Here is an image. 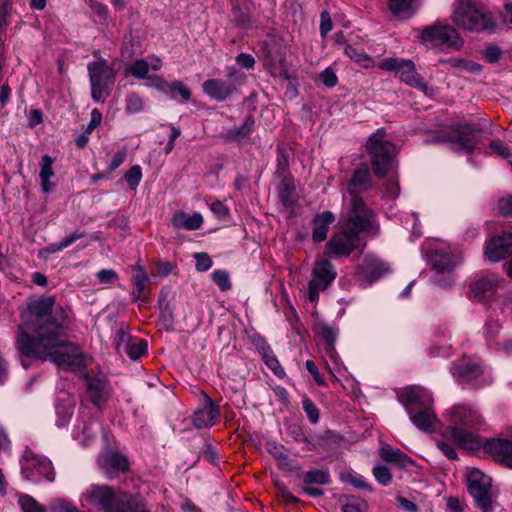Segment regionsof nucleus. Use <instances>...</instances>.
<instances>
[{
	"label": "nucleus",
	"mask_w": 512,
	"mask_h": 512,
	"mask_svg": "<svg viewBox=\"0 0 512 512\" xmlns=\"http://www.w3.org/2000/svg\"><path fill=\"white\" fill-rule=\"evenodd\" d=\"M278 178L280 179L278 187L279 199L285 207H291L297 201L293 178L292 176Z\"/></svg>",
	"instance_id": "nucleus-36"
},
{
	"label": "nucleus",
	"mask_w": 512,
	"mask_h": 512,
	"mask_svg": "<svg viewBox=\"0 0 512 512\" xmlns=\"http://www.w3.org/2000/svg\"><path fill=\"white\" fill-rule=\"evenodd\" d=\"M336 270L333 264L322 259L315 263L312 269V278L308 283V299L310 302H316L319 298V292L326 290L336 278Z\"/></svg>",
	"instance_id": "nucleus-11"
},
{
	"label": "nucleus",
	"mask_w": 512,
	"mask_h": 512,
	"mask_svg": "<svg viewBox=\"0 0 512 512\" xmlns=\"http://www.w3.org/2000/svg\"><path fill=\"white\" fill-rule=\"evenodd\" d=\"M363 269L369 275L371 282L378 280L389 271L388 265L376 258L367 259Z\"/></svg>",
	"instance_id": "nucleus-41"
},
{
	"label": "nucleus",
	"mask_w": 512,
	"mask_h": 512,
	"mask_svg": "<svg viewBox=\"0 0 512 512\" xmlns=\"http://www.w3.org/2000/svg\"><path fill=\"white\" fill-rule=\"evenodd\" d=\"M106 83L90 82L91 97L95 102H104Z\"/></svg>",
	"instance_id": "nucleus-61"
},
{
	"label": "nucleus",
	"mask_w": 512,
	"mask_h": 512,
	"mask_svg": "<svg viewBox=\"0 0 512 512\" xmlns=\"http://www.w3.org/2000/svg\"><path fill=\"white\" fill-rule=\"evenodd\" d=\"M304 482L307 484H326L329 482V473L327 470H310L304 475Z\"/></svg>",
	"instance_id": "nucleus-47"
},
{
	"label": "nucleus",
	"mask_w": 512,
	"mask_h": 512,
	"mask_svg": "<svg viewBox=\"0 0 512 512\" xmlns=\"http://www.w3.org/2000/svg\"><path fill=\"white\" fill-rule=\"evenodd\" d=\"M373 475L377 482L383 486H386L391 482V473L389 469L384 465H376L373 468Z\"/></svg>",
	"instance_id": "nucleus-55"
},
{
	"label": "nucleus",
	"mask_w": 512,
	"mask_h": 512,
	"mask_svg": "<svg viewBox=\"0 0 512 512\" xmlns=\"http://www.w3.org/2000/svg\"><path fill=\"white\" fill-rule=\"evenodd\" d=\"M420 43L442 50H458L464 41L458 31L448 24H433L419 31Z\"/></svg>",
	"instance_id": "nucleus-6"
},
{
	"label": "nucleus",
	"mask_w": 512,
	"mask_h": 512,
	"mask_svg": "<svg viewBox=\"0 0 512 512\" xmlns=\"http://www.w3.org/2000/svg\"><path fill=\"white\" fill-rule=\"evenodd\" d=\"M379 455L383 460L388 462L405 464L409 461V458L404 453L390 445L382 446L379 450Z\"/></svg>",
	"instance_id": "nucleus-44"
},
{
	"label": "nucleus",
	"mask_w": 512,
	"mask_h": 512,
	"mask_svg": "<svg viewBox=\"0 0 512 512\" xmlns=\"http://www.w3.org/2000/svg\"><path fill=\"white\" fill-rule=\"evenodd\" d=\"M447 425L441 429L445 440L453 442L464 450H477L482 441L472 428L482 423V416L473 408L465 405H454L444 415Z\"/></svg>",
	"instance_id": "nucleus-2"
},
{
	"label": "nucleus",
	"mask_w": 512,
	"mask_h": 512,
	"mask_svg": "<svg viewBox=\"0 0 512 512\" xmlns=\"http://www.w3.org/2000/svg\"><path fill=\"white\" fill-rule=\"evenodd\" d=\"M264 66L269 70L272 76H277L285 80L290 78L285 54L276 44L267 45L265 47Z\"/></svg>",
	"instance_id": "nucleus-16"
},
{
	"label": "nucleus",
	"mask_w": 512,
	"mask_h": 512,
	"mask_svg": "<svg viewBox=\"0 0 512 512\" xmlns=\"http://www.w3.org/2000/svg\"><path fill=\"white\" fill-rule=\"evenodd\" d=\"M342 512H366L368 505L361 498H351L342 505Z\"/></svg>",
	"instance_id": "nucleus-50"
},
{
	"label": "nucleus",
	"mask_w": 512,
	"mask_h": 512,
	"mask_svg": "<svg viewBox=\"0 0 512 512\" xmlns=\"http://www.w3.org/2000/svg\"><path fill=\"white\" fill-rule=\"evenodd\" d=\"M125 109L130 114H136L142 111L144 102L143 100L134 93L128 94L126 97Z\"/></svg>",
	"instance_id": "nucleus-51"
},
{
	"label": "nucleus",
	"mask_w": 512,
	"mask_h": 512,
	"mask_svg": "<svg viewBox=\"0 0 512 512\" xmlns=\"http://www.w3.org/2000/svg\"><path fill=\"white\" fill-rule=\"evenodd\" d=\"M335 221V216L331 211H323L314 216L312 220V239L320 243L327 237L329 226Z\"/></svg>",
	"instance_id": "nucleus-27"
},
{
	"label": "nucleus",
	"mask_w": 512,
	"mask_h": 512,
	"mask_svg": "<svg viewBox=\"0 0 512 512\" xmlns=\"http://www.w3.org/2000/svg\"><path fill=\"white\" fill-rule=\"evenodd\" d=\"M90 82L114 83V71L105 60L90 62L87 66Z\"/></svg>",
	"instance_id": "nucleus-28"
},
{
	"label": "nucleus",
	"mask_w": 512,
	"mask_h": 512,
	"mask_svg": "<svg viewBox=\"0 0 512 512\" xmlns=\"http://www.w3.org/2000/svg\"><path fill=\"white\" fill-rule=\"evenodd\" d=\"M83 505L95 506L104 512H135L142 499L127 492L117 493L107 485H90L81 495Z\"/></svg>",
	"instance_id": "nucleus-3"
},
{
	"label": "nucleus",
	"mask_w": 512,
	"mask_h": 512,
	"mask_svg": "<svg viewBox=\"0 0 512 512\" xmlns=\"http://www.w3.org/2000/svg\"><path fill=\"white\" fill-rule=\"evenodd\" d=\"M498 208L502 215L512 216V195L501 198L498 202Z\"/></svg>",
	"instance_id": "nucleus-64"
},
{
	"label": "nucleus",
	"mask_w": 512,
	"mask_h": 512,
	"mask_svg": "<svg viewBox=\"0 0 512 512\" xmlns=\"http://www.w3.org/2000/svg\"><path fill=\"white\" fill-rule=\"evenodd\" d=\"M417 0H388L390 13L401 20L411 18L418 9Z\"/></svg>",
	"instance_id": "nucleus-30"
},
{
	"label": "nucleus",
	"mask_w": 512,
	"mask_h": 512,
	"mask_svg": "<svg viewBox=\"0 0 512 512\" xmlns=\"http://www.w3.org/2000/svg\"><path fill=\"white\" fill-rule=\"evenodd\" d=\"M194 258L196 260V270L197 271H207L212 266V259L205 252H198L194 254Z\"/></svg>",
	"instance_id": "nucleus-60"
},
{
	"label": "nucleus",
	"mask_w": 512,
	"mask_h": 512,
	"mask_svg": "<svg viewBox=\"0 0 512 512\" xmlns=\"http://www.w3.org/2000/svg\"><path fill=\"white\" fill-rule=\"evenodd\" d=\"M76 405V399L66 392H61L58 395L56 402V424L59 427L65 426L71 419L74 408Z\"/></svg>",
	"instance_id": "nucleus-26"
},
{
	"label": "nucleus",
	"mask_w": 512,
	"mask_h": 512,
	"mask_svg": "<svg viewBox=\"0 0 512 512\" xmlns=\"http://www.w3.org/2000/svg\"><path fill=\"white\" fill-rule=\"evenodd\" d=\"M512 254V233H503L501 236L492 238L485 249L486 257L497 262Z\"/></svg>",
	"instance_id": "nucleus-19"
},
{
	"label": "nucleus",
	"mask_w": 512,
	"mask_h": 512,
	"mask_svg": "<svg viewBox=\"0 0 512 512\" xmlns=\"http://www.w3.org/2000/svg\"><path fill=\"white\" fill-rule=\"evenodd\" d=\"M18 503L23 512H45V508L29 495H20Z\"/></svg>",
	"instance_id": "nucleus-48"
},
{
	"label": "nucleus",
	"mask_w": 512,
	"mask_h": 512,
	"mask_svg": "<svg viewBox=\"0 0 512 512\" xmlns=\"http://www.w3.org/2000/svg\"><path fill=\"white\" fill-rule=\"evenodd\" d=\"M54 159L49 155H43L40 162V184L44 193H49L55 187V184L50 182V179L54 176L53 165Z\"/></svg>",
	"instance_id": "nucleus-34"
},
{
	"label": "nucleus",
	"mask_w": 512,
	"mask_h": 512,
	"mask_svg": "<svg viewBox=\"0 0 512 512\" xmlns=\"http://www.w3.org/2000/svg\"><path fill=\"white\" fill-rule=\"evenodd\" d=\"M451 21L460 29L473 33H494L497 21L494 14L473 0H458L451 14Z\"/></svg>",
	"instance_id": "nucleus-4"
},
{
	"label": "nucleus",
	"mask_w": 512,
	"mask_h": 512,
	"mask_svg": "<svg viewBox=\"0 0 512 512\" xmlns=\"http://www.w3.org/2000/svg\"><path fill=\"white\" fill-rule=\"evenodd\" d=\"M360 236L350 229H343L333 233L325 244V255L331 258L349 256L360 246Z\"/></svg>",
	"instance_id": "nucleus-10"
},
{
	"label": "nucleus",
	"mask_w": 512,
	"mask_h": 512,
	"mask_svg": "<svg viewBox=\"0 0 512 512\" xmlns=\"http://www.w3.org/2000/svg\"><path fill=\"white\" fill-rule=\"evenodd\" d=\"M385 136L386 130L379 128L370 135L365 144L372 170L378 178H384L388 174L392 160L397 154L396 146L387 140Z\"/></svg>",
	"instance_id": "nucleus-5"
},
{
	"label": "nucleus",
	"mask_w": 512,
	"mask_h": 512,
	"mask_svg": "<svg viewBox=\"0 0 512 512\" xmlns=\"http://www.w3.org/2000/svg\"><path fill=\"white\" fill-rule=\"evenodd\" d=\"M21 470L25 479L36 483L41 480L52 482L55 478L52 463L31 449H26L23 453Z\"/></svg>",
	"instance_id": "nucleus-8"
},
{
	"label": "nucleus",
	"mask_w": 512,
	"mask_h": 512,
	"mask_svg": "<svg viewBox=\"0 0 512 512\" xmlns=\"http://www.w3.org/2000/svg\"><path fill=\"white\" fill-rule=\"evenodd\" d=\"M203 92L216 101L226 100L235 90V86L221 79L206 80L203 85Z\"/></svg>",
	"instance_id": "nucleus-25"
},
{
	"label": "nucleus",
	"mask_w": 512,
	"mask_h": 512,
	"mask_svg": "<svg viewBox=\"0 0 512 512\" xmlns=\"http://www.w3.org/2000/svg\"><path fill=\"white\" fill-rule=\"evenodd\" d=\"M345 186L349 199L361 197V193L372 188L373 181L368 164H360L347 179Z\"/></svg>",
	"instance_id": "nucleus-17"
},
{
	"label": "nucleus",
	"mask_w": 512,
	"mask_h": 512,
	"mask_svg": "<svg viewBox=\"0 0 512 512\" xmlns=\"http://www.w3.org/2000/svg\"><path fill=\"white\" fill-rule=\"evenodd\" d=\"M44 360H48L60 370L69 371L82 376L87 373L88 358L86 354H44Z\"/></svg>",
	"instance_id": "nucleus-13"
},
{
	"label": "nucleus",
	"mask_w": 512,
	"mask_h": 512,
	"mask_svg": "<svg viewBox=\"0 0 512 512\" xmlns=\"http://www.w3.org/2000/svg\"><path fill=\"white\" fill-rule=\"evenodd\" d=\"M142 179V170L139 165L132 166L125 173V180L132 190H136Z\"/></svg>",
	"instance_id": "nucleus-49"
},
{
	"label": "nucleus",
	"mask_w": 512,
	"mask_h": 512,
	"mask_svg": "<svg viewBox=\"0 0 512 512\" xmlns=\"http://www.w3.org/2000/svg\"><path fill=\"white\" fill-rule=\"evenodd\" d=\"M397 399L403 405L407 413L424 406L432 405V394L420 386H407L397 391Z\"/></svg>",
	"instance_id": "nucleus-12"
},
{
	"label": "nucleus",
	"mask_w": 512,
	"mask_h": 512,
	"mask_svg": "<svg viewBox=\"0 0 512 512\" xmlns=\"http://www.w3.org/2000/svg\"><path fill=\"white\" fill-rule=\"evenodd\" d=\"M303 410L305 411L309 421L313 424L317 423L319 420V410L312 402V400L305 398L302 401Z\"/></svg>",
	"instance_id": "nucleus-59"
},
{
	"label": "nucleus",
	"mask_w": 512,
	"mask_h": 512,
	"mask_svg": "<svg viewBox=\"0 0 512 512\" xmlns=\"http://www.w3.org/2000/svg\"><path fill=\"white\" fill-rule=\"evenodd\" d=\"M232 17L235 24L240 28H247L251 25V12L246 3L237 1L232 8Z\"/></svg>",
	"instance_id": "nucleus-40"
},
{
	"label": "nucleus",
	"mask_w": 512,
	"mask_h": 512,
	"mask_svg": "<svg viewBox=\"0 0 512 512\" xmlns=\"http://www.w3.org/2000/svg\"><path fill=\"white\" fill-rule=\"evenodd\" d=\"M292 155V150L287 145H278L277 147V168H276V176L277 177H288L291 176L289 171V162L290 157Z\"/></svg>",
	"instance_id": "nucleus-38"
},
{
	"label": "nucleus",
	"mask_w": 512,
	"mask_h": 512,
	"mask_svg": "<svg viewBox=\"0 0 512 512\" xmlns=\"http://www.w3.org/2000/svg\"><path fill=\"white\" fill-rule=\"evenodd\" d=\"M471 496L476 512H496L502 510L501 505L496 500L497 496L493 489Z\"/></svg>",
	"instance_id": "nucleus-32"
},
{
	"label": "nucleus",
	"mask_w": 512,
	"mask_h": 512,
	"mask_svg": "<svg viewBox=\"0 0 512 512\" xmlns=\"http://www.w3.org/2000/svg\"><path fill=\"white\" fill-rule=\"evenodd\" d=\"M55 298L45 296L30 301L27 308L34 317L36 336L29 335L28 324L18 326L17 345L20 352H45L50 349H63L60 352H76L74 343L65 338V329L61 321L52 315Z\"/></svg>",
	"instance_id": "nucleus-1"
},
{
	"label": "nucleus",
	"mask_w": 512,
	"mask_h": 512,
	"mask_svg": "<svg viewBox=\"0 0 512 512\" xmlns=\"http://www.w3.org/2000/svg\"><path fill=\"white\" fill-rule=\"evenodd\" d=\"M485 449L497 460L512 468V440L490 439Z\"/></svg>",
	"instance_id": "nucleus-22"
},
{
	"label": "nucleus",
	"mask_w": 512,
	"mask_h": 512,
	"mask_svg": "<svg viewBox=\"0 0 512 512\" xmlns=\"http://www.w3.org/2000/svg\"><path fill=\"white\" fill-rule=\"evenodd\" d=\"M451 129L454 131L455 134H459L465 137H468L470 135H477L480 133V128L472 124L456 123L451 125Z\"/></svg>",
	"instance_id": "nucleus-57"
},
{
	"label": "nucleus",
	"mask_w": 512,
	"mask_h": 512,
	"mask_svg": "<svg viewBox=\"0 0 512 512\" xmlns=\"http://www.w3.org/2000/svg\"><path fill=\"white\" fill-rule=\"evenodd\" d=\"M21 365L27 369L37 362H45L44 354H20L19 359Z\"/></svg>",
	"instance_id": "nucleus-62"
},
{
	"label": "nucleus",
	"mask_w": 512,
	"mask_h": 512,
	"mask_svg": "<svg viewBox=\"0 0 512 512\" xmlns=\"http://www.w3.org/2000/svg\"><path fill=\"white\" fill-rule=\"evenodd\" d=\"M51 512H81L72 503L64 499H56L50 504Z\"/></svg>",
	"instance_id": "nucleus-54"
},
{
	"label": "nucleus",
	"mask_w": 512,
	"mask_h": 512,
	"mask_svg": "<svg viewBox=\"0 0 512 512\" xmlns=\"http://www.w3.org/2000/svg\"><path fill=\"white\" fill-rule=\"evenodd\" d=\"M212 279L222 291H226L231 288L229 275L224 270H215L212 273Z\"/></svg>",
	"instance_id": "nucleus-58"
},
{
	"label": "nucleus",
	"mask_w": 512,
	"mask_h": 512,
	"mask_svg": "<svg viewBox=\"0 0 512 512\" xmlns=\"http://www.w3.org/2000/svg\"><path fill=\"white\" fill-rule=\"evenodd\" d=\"M171 222L175 228L193 231L202 226L203 218L200 213L189 215L183 211H177L173 214Z\"/></svg>",
	"instance_id": "nucleus-33"
},
{
	"label": "nucleus",
	"mask_w": 512,
	"mask_h": 512,
	"mask_svg": "<svg viewBox=\"0 0 512 512\" xmlns=\"http://www.w3.org/2000/svg\"><path fill=\"white\" fill-rule=\"evenodd\" d=\"M219 415L217 406L207 397L206 405L194 413L192 423L198 429L208 428L215 424Z\"/></svg>",
	"instance_id": "nucleus-23"
},
{
	"label": "nucleus",
	"mask_w": 512,
	"mask_h": 512,
	"mask_svg": "<svg viewBox=\"0 0 512 512\" xmlns=\"http://www.w3.org/2000/svg\"><path fill=\"white\" fill-rule=\"evenodd\" d=\"M475 145V142L471 138L455 134V136H452L450 148L457 153H472L475 149Z\"/></svg>",
	"instance_id": "nucleus-45"
},
{
	"label": "nucleus",
	"mask_w": 512,
	"mask_h": 512,
	"mask_svg": "<svg viewBox=\"0 0 512 512\" xmlns=\"http://www.w3.org/2000/svg\"><path fill=\"white\" fill-rule=\"evenodd\" d=\"M113 346L117 351L125 352H147L148 342L145 339L133 337L126 333L123 329L117 330L114 339Z\"/></svg>",
	"instance_id": "nucleus-21"
},
{
	"label": "nucleus",
	"mask_w": 512,
	"mask_h": 512,
	"mask_svg": "<svg viewBox=\"0 0 512 512\" xmlns=\"http://www.w3.org/2000/svg\"><path fill=\"white\" fill-rule=\"evenodd\" d=\"M443 63H448L452 67L462 68L465 71L478 74L481 71V66L473 61H468L463 58H449L441 60Z\"/></svg>",
	"instance_id": "nucleus-46"
},
{
	"label": "nucleus",
	"mask_w": 512,
	"mask_h": 512,
	"mask_svg": "<svg viewBox=\"0 0 512 512\" xmlns=\"http://www.w3.org/2000/svg\"><path fill=\"white\" fill-rule=\"evenodd\" d=\"M266 366L279 378L285 376V371L274 354H262Z\"/></svg>",
	"instance_id": "nucleus-53"
},
{
	"label": "nucleus",
	"mask_w": 512,
	"mask_h": 512,
	"mask_svg": "<svg viewBox=\"0 0 512 512\" xmlns=\"http://www.w3.org/2000/svg\"><path fill=\"white\" fill-rule=\"evenodd\" d=\"M467 488L470 495L481 494L493 489L491 479L478 469H471L468 472Z\"/></svg>",
	"instance_id": "nucleus-29"
},
{
	"label": "nucleus",
	"mask_w": 512,
	"mask_h": 512,
	"mask_svg": "<svg viewBox=\"0 0 512 512\" xmlns=\"http://www.w3.org/2000/svg\"><path fill=\"white\" fill-rule=\"evenodd\" d=\"M411 422L419 429L425 432H429L435 429L438 418L433 411L431 405L424 406L415 411L408 413Z\"/></svg>",
	"instance_id": "nucleus-24"
},
{
	"label": "nucleus",
	"mask_w": 512,
	"mask_h": 512,
	"mask_svg": "<svg viewBox=\"0 0 512 512\" xmlns=\"http://www.w3.org/2000/svg\"><path fill=\"white\" fill-rule=\"evenodd\" d=\"M451 373L459 383H469L482 374V367L476 362L462 358L452 365Z\"/></svg>",
	"instance_id": "nucleus-20"
},
{
	"label": "nucleus",
	"mask_w": 512,
	"mask_h": 512,
	"mask_svg": "<svg viewBox=\"0 0 512 512\" xmlns=\"http://www.w3.org/2000/svg\"><path fill=\"white\" fill-rule=\"evenodd\" d=\"M132 282L134 285L132 300L133 302H137L149 283L148 274L141 266L134 268Z\"/></svg>",
	"instance_id": "nucleus-39"
},
{
	"label": "nucleus",
	"mask_w": 512,
	"mask_h": 512,
	"mask_svg": "<svg viewBox=\"0 0 512 512\" xmlns=\"http://www.w3.org/2000/svg\"><path fill=\"white\" fill-rule=\"evenodd\" d=\"M84 234L75 231L70 235L64 237L60 242L52 244L49 248L51 252H57L73 244L76 240L82 238Z\"/></svg>",
	"instance_id": "nucleus-52"
},
{
	"label": "nucleus",
	"mask_w": 512,
	"mask_h": 512,
	"mask_svg": "<svg viewBox=\"0 0 512 512\" xmlns=\"http://www.w3.org/2000/svg\"><path fill=\"white\" fill-rule=\"evenodd\" d=\"M499 283L500 278L495 274L476 276L469 284L468 296L477 301H487L495 294Z\"/></svg>",
	"instance_id": "nucleus-14"
},
{
	"label": "nucleus",
	"mask_w": 512,
	"mask_h": 512,
	"mask_svg": "<svg viewBox=\"0 0 512 512\" xmlns=\"http://www.w3.org/2000/svg\"><path fill=\"white\" fill-rule=\"evenodd\" d=\"M377 66L385 71L396 72L401 81L428 94L429 87L419 76L415 64L411 60L390 57L381 60Z\"/></svg>",
	"instance_id": "nucleus-9"
},
{
	"label": "nucleus",
	"mask_w": 512,
	"mask_h": 512,
	"mask_svg": "<svg viewBox=\"0 0 512 512\" xmlns=\"http://www.w3.org/2000/svg\"><path fill=\"white\" fill-rule=\"evenodd\" d=\"M430 262L432 269L437 274L450 273L459 263L453 255L446 253H435L432 255Z\"/></svg>",
	"instance_id": "nucleus-35"
},
{
	"label": "nucleus",
	"mask_w": 512,
	"mask_h": 512,
	"mask_svg": "<svg viewBox=\"0 0 512 512\" xmlns=\"http://www.w3.org/2000/svg\"><path fill=\"white\" fill-rule=\"evenodd\" d=\"M317 334L320 340L325 343V350L327 352L335 349V342L337 338V331L328 325H319L317 327Z\"/></svg>",
	"instance_id": "nucleus-43"
},
{
	"label": "nucleus",
	"mask_w": 512,
	"mask_h": 512,
	"mask_svg": "<svg viewBox=\"0 0 512 512\" xmlns=\"http://www.w3.org/2000/svg\"><path fill=\"white\" fill-rule=\"evenodd\" d=\"M343 52L346 56H348L351 60H353L363 68H370L374 66V61L372 57H370L362 50H358L352 45H346L344 47Z\"/></svg>",
	"instance_id": "nucleus-42"
},
{
	"label": "nucleus",
	"mask_w": 512,
	"mask_h": 512,
	"mask_svg": "<svg viewBox=\"0 0 512 512\" xmlns=\"http://www.w3.org/2000/svg\"><path fill=\"white\" fill-rule=\"evenodd\" d=\"M84 379L90 401L95 406L101 408L112 395V387L109 381L101 374L95 376L85 375Z\"/></svg>",
	"instance_id": "nucleus-15"
},
{
	"label": "nucleus",
	"mask_w": 512,
	"mask_h": 512,
	"mask_svg": "<svg viewBox=\"0 0 512 512\" xmlns=\"http://www.w3.org/2000/svg\"><path fill=\"white\" fill-rule=\"evenodd\" d=\"M127 72L130 73L136 79H148L152 83L151 85L160 87L162 85H167V82L160 76L152 75L149 76V65L148 61L145 59H137L135 60L127 69Z\"/></svg>",
	"instance_id": "nucleus-31"
},
{
	"label": "nucleus",
	"mask_w": 512,
	"mask_h": 512,
	"mask_svg": "<svg viewBox=\"0 0 512 512\" xmlns=\"http://www.w3.org/2000/svg\"><path fill=\"white\" fill-rule=\"evenodd\" d=\"M267 449L269 453L278 461L283 463L288 461L289 458L283 445L276 442H268Z\"/></svg>",
	"instance_id": "nucleus-56"
},
{
	"label": "nucleus",
	"mask_w": 512,
	"mask_h": 512,
	"mask_svg": "<svg viewBox=\"0 0 512 512\" xmlns=\"http://www.w3.org/2000/svg\"><path fill=\"white\" fill-rule=\"evenodd\" d=\"M254 129V119L249 116L240 127L228 129L223 137L226 141L241 142L249 137Z\"/></svg>",
	"instance_id": "nucleus-37"
},
{
	"label": "nucleus",
	"mask_w": 512,
	"mask_h": 512,
	"mask_svg": "<svg viewBox=\"0 0 512 512\" xmlns=\"http://www.w3.org/2000/svg\"><path fill=\"white\" fill-rule=\"evenodd\" d=\"M98 464L109 479H113L120 472H126L129 468L128 459L115 451L101 454Z\"/></svg>",
	"instance_id": "nucleus-18"
},
{
	"label": "nucleus",
	"mask_w": 512,
	"mask_h": 512,
	"mask_svg": "<svg viewBox=\"0 0 512 512\" xmlns=\"http://www.w3.org/2000/svg\"><path fill=\"white\" fill-rule=\"evenodd\" d=\"M347 228L356 232L379 233V224L375 212L370 209L362 197L349 199L347 209Z\"/></svg>",
	"instance_id": "nucleus-7"
},
{
	"label": "nucleus",
	"mask_w": 512,
	"mask_h": 512,
	"mask_svg": "<svg viewBox=\"0 0 512 512\" xmlns=\"http://www.w3.org/2000/svg\"><path fill=\"white\" fill-rule=\"evenodd\" d=\"M320 80L326 87H334L337 82V76L331 68H326L320 73Z\"/></svg>",
	"instance_id": "nucleus-63"
}]
</instances>
